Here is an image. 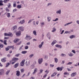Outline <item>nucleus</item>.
I'll return each instance as SVG.
<instances>
[{"label": "nucleus", "instance_id": "a211bd4d", "mask_svg": "<svg viewBox=\"0 0 79 79\" xmlns=\"http://www.w3.org/2000/svg\"><path fill=\"white\" fill-rule=\"evenodd\" d=\"M19 39H16L14 40V42L15 43H16L17 42H18L19 41Z\"/></svg>", "mask_w": 79, "mask_h": 79}, {"label": "nucleus", "instance_id": "9b49d317", "mask_svg": "<svg viewBox=\"0 0 79 79\" xmlns=\"http://www.w3.org/2000/svg\"><path fill=\"white\" fill-rule=\"evenodd\" d=\"M20 72L19 71H16V75L17 76H20Z\"/></svg>", "mask_w": 79, "mask_h": 79}, {"label": "nucleus", "instance_id": "f704fd0d", "mask_svg": "<svg viewBox=\"0 0 79 79\" xmlns=\"http://www.w3.org/2000/svg\"><path fill=\"white\" fill-rule=\"evenodd\" d=\"M6 40H4V45H7V43H6Z\"/></svg>", "mask_w": 79, "mask_h": 79}, {"label": "nucleus", "instance_id": "8fccbe9b", "mask_svg": "<svg viewBox=\"0 0 79 79\" xmlns=\"http://www.w3.org/2000/svg\"><path fill=\"white\" fill-rule=\"evenodd\" d=\"M9 38V37H5L4 38V40H7Z\"/></svg>", "mask_w": 79, "mask_h": 79}, {"label": "nucleus", "instance_id": "7ed1b4c3", "mask_svg": "<svg viewBox=\"0 0 79 79\" xmlns=\"http://www.w3.org/2000/svg\"><path fill=\"white\" fill-rule=\"evenodd\" d=\"M4 70L3 69L0 70V75H3L4 74Z\"/></svg>", "mask_w": 79, "mask_h": 79}, {"label": "nucleus", "instance_id": "f8f14e48", "mask_svg": "<svg viewBox=\"0 0 79 79\" xmlns=\"http://www.w3.org/2000/svg\"><path fill=\"white\" fill-rule=\"evenodd\" d=\"M19 59L17 58H14L12 59V61H14L16 62V61H18Z\"/></svg>", "mask_w": 79, "mask_h": 79}, {"label": "nucleus", "instance_id": "bb28decb", "mask_svg": "<svg viewBox=\"0 0 79 79\" xmlns=\"http://www.w3.org/2000/svg\"><path fill=\"white\" fill-rule=\"evenodd\" d=\"M24 22V20H22V21H20V23L21 24H23Z\"/></svg>", "mask_w": 79, "mask_h": 79}, {"label": "nucleus", "instance_id": "338daca9", "mask_svg": "<svg viewBox=\"0 0 79 79\" xmlns=\"http://www.w3.org/2000/svg\"><path fill=\"white\" fill-rule=\"evenodd\" d=\"M27 45H30V42H28L27 43Z\"/></svg>", "mask_w": 79, "mask_h": 79}, {"label": "nucleus", "instance_id": "0e129e2a", "mask_svg": "<svg viewBox=\"0 0 79 79\" xmlns=\"http://www.w3.org/2000/svg\"><path fill=\"white\" fill-rule=\"evenodd\" d=\"M48 37L49 39H50V35H49L48 36Z\"/></svg>", "mask_w": 79, "mask_h": 79}, {"label": "nucleus", "instance_id": "58836bf2", "mask_svg": "<svg viewBox=\"0 0 79 79\" xmlns=\"http://www.w3.org/2000/svg\"><path fill=\"white\" fill-rule=\"evenodd\" d=\"M10 73V70H8L7 71L6 73V75H8V73Z\"/></svg>", "mask_w": 79, "mask_h": 79}, {"label": "nucleus", "instance_id": "7c9ffc66", "mask_svg": "<svg viewBox=\"0 0 79 79\" xmlns=\"http://www.w3.org/2000/svg\"><path fill=\"white\" fill-rule=\"evenodd\" d=\"M40 26L41 27H43V26H44V23L43 22V23H40Z\"/></svg>", "mask_w": 79, "mask_h": 79}, {"label": "nucleus", "instance_id": "c85d7f7f", "mask_svg": "<svg viewBox=\"0 0 79 79\" xmlns=\"http://www.w3.org/2000/svg\"><path fill=\"white\" fill-rule=\"evenodd\" d=\"M6 16L8 18H10V13H7L6 14Z\"/></svg>", "mask_w": 79, "mask_h": 79}, {"label": "nucleus", "instance_id": "e433bc0d", "mask_svg": "<svg viewBox=\"0 0 79 79\" xmlns=\"http://www.w3.org/2000/svg\"><path fill=\"white\" fill-rule=\"evenodd\" d=\"M48 22H50V20L51 19V18L50 17H48Z\"/></svg>", "mask_w": 79, "mask_h": 79}, {"label": "nucleus", "instance_id": "bf43d9fd", "mask_svg": "<svg viewBox=\"0 0 79 79\" xmlns=\"http://www.w3.org/2000/svg\"><path fill=\"white\" fill-rule=\"evenodd\" d=\"M13 6L14 7H16V3L14 4Z\"/></svg>", "mask_w": 79, "mask_h": 79}, {"label": "nucleus", "instance_id": "4d7b16f0", "mask_svg": "<svg viewBox=\"0 0 79 79\" xmlns=\"http://www.w3.org/2000/svg\"><path fill=\"white\" fill-rule=\"evenodd\" d=\"M58 19L56 18L55 20H53V21H58Z\"/></svg>", "mask_w": 79, "mask_h": 79}, {"label": "nucleus", "instance_id": "4be33fe9", "mask_svg": "<svg viewBox=\"0 0 79 79\" xmlns=\"http://www.w3.org/2000/svg\"><path fill=\"white\" fill-rule=\"evenodd\" d=\"M21 7H22V6L21 5H18L17 6V8H18L19 9H20V8H21Z\"/></svg>", "mask_w": 79, "mask_h": 79}, {"label": "nucleus", "instance_id": "3c124183", "mask_svg": "<svg viewBox=\"0 0 79 79\" xmlns=\"http://www.w3.org/2000/svg\"><path fill=\"white\" fill-rule=\"evenodd\" d=\"M10 65V63H7V64H6V67H8Z\"/></svg>", "mask_w": 79, "mask_h": 79}, {"label": "nucleus", "instance_id": "0eeeda50", "mask_svg": "<svg viewBox=\"0 0 79 79\" xmlns=\"http://www.w3.org/2000/svg\"><path fill=\"white\" fill-rule=\"evenodd\" d=\"M25 61H26V60H23L22 61V62H21L20 65L21 66H23L24 65V62H25Z\"/></svg>", "mask_w": 79, "mask_h": 79}, {"label": "nucleus", "instance_id": "393cba45", "mask_svg": "<svg viewBox=\"0 0 79 79\" xmlns=\"http://www.w3.org/2000/svg\"><path fill=\"white\" fill-rule=\"evenodd\" d=\"M24 71L25 70L24 68H22L20 69L21 73H24Z\"/></svg>", "mask_w": 79, "mask_h": 79}, {"label": "nucleus", "instance_id": "5701e85b", "mask_svg": "<svg viewBox=\"0 0 79 79\" xmlns=\"http://www.w3.org/2000/svg\"><path fill=\"white\" fill-rule=\"evenodd\" d=\"M10 0H4V1H3V2H4L5 3H7L8 2H10Z\"/></svg>", "mask_w": 79, "mask_h": 79}, {"label": "nucleus", "instance_id": "473e14b6", "mask_svg": "<svg viewBox=\"0 0 79 79\" xmlns=\"http://www.w3.org/2000/svg\"><path fill=\"white\" fill-rule=\"evenodd\" d=\"M54 60L55 63H57L58 62V59H57V58H55Z\"/></svg>", "mask_w": 79, "mask_h": 79}, {"label": "nucleus", "instance_id": "13d9d810", "mask_svg": "<svg viewBox=\"0 0 79 79\" xmlns=\"http://www.w3.org/2000/svg\"><path fill=\"white\" fill-rule=\"evenodd\" d=\"M72 52H73V53H76V52H75V50H73L72 51Z\"/></svg>", "mask_w": 79, "mask_h": 79}, {"label": "nucleus", "instance_id": "774afa93", "mask_svg": "<svg viewBox=\"0 0 79 79\" xmlns=\"http://www.w3.org/2000/svg\"><path fill=\"white\" fill-rule=\"evenodd\" d=\"M76 22H77V24H79V20L77 21Z\"/></svg>", "mask_w": 79, "mask_h": 79}, {"label": "nucleus", "instance_id": "052dcab7", "mask_svg": "<svg viewBox=\"0 0 79 79\" xmlns=\"http://www.w3.org/2000/svg\"><path fill=\"white\" fill-rule=\"evenodd\" d=\"M22 47H23V46L22 45V46L20 47V48H19V50H22Z\"/></svg>", "mask_w": 79, "mask_h": 79}, {"label": "nucleus", "instance_id": "c756f323", "mask_svg": "<svg viewBox=\"0 0 79 79\" xmlns=\"http://www.w3.org/2000/svg\"><path fill=\"white\" fill-rule=\"evenodd\" d=\"M17 28V26L15 25V26L12 29H13V30L14 31L15 29H16Z\"/></svg>", "mask_w": 79, "mask_h": 79}, {"label": "nucleus", "instance_id": "6e6552de", "mask_svg": "<svg viewBox=\"0 0 79 79\" xmlns=\"http://www.w3.org/2000/svg\"><path fill=\"white\" fill-rule=\"evenodd\" d=\"M18 30L21 31H24V27H19L18 28Z\"/></svg>", "mask_w": 79, "mask_h": 79}, {"label": "nucleus", "instance_id": "aec40b11", "mask_svg": "<svg viewBox=\"0 0 79 79\" xmlns=\"http://www.w3.org/2000/svg\"><path fill=\"white\" fill-rule=\"evenodd\" d=\"M70 39H73V38H75L76 37V35H72L69 37Z\"/></svg>", "mask_w": 79, "mask_h": 79}, {"label": "nucleus", "instance_id": "2eb2a0df", "mask_svg": "<svg viewBox=\"0 0 79 79\" xmlns=\"http://www.w3.org/2000/svg\"><path fill=\"white\" fill-rule=\"evenodd\" d=\"M76 75V73H73L71 75V77H74Z\"/></svg>", "mask_w": 79, "mask_h": 79}, {"label": "nucleus", "instance_id": "79ce46f5", "mask_svg": "<svg viewBox=\"0 0 79 79\" xmlns=\"http://www.w3.org/2000/svg\"><path fill=\"white\" fill-rule=\"evenodd\" d=\"M66 55L65 54H64L63 53H62L61 55V56H66Z\"/></svg>", "mask_w": 79, "mask_h": 79}, {"label": "nucleus", "instance_id": "72a5a7b5", "mask_svg": "<svg viewBox=\"0 0 79 79\" xmlns=\"http://www.w3.org/2000/svg\"><path fill=\"white\" fill-rule=\"evenodd\" d=\"M56 13L57 14H61V10H59V11H56Z\"/></svg>", "mask_w": 79, "mask_h": 79}, {"label": "nucleus", "instance_id": "ea45409f", "mask_svg": "<svg viewBox=\"0 0 79 79\" xmlns=\"http://www.w3.org/2000/svg\"><path fill=\"white\" fill-rule=\"evenodd\" d=\"M11 61H12V63H11L12 64H15V63H16V61H13V60H12Z\"/></svg>", "mask_w": 79, "mask_h": 79}, {"label": "nucleus", "instance_id": "864d4df0", "mask_svg": "<svg viewBox=\"0 0 79 79\" xmlns=\"http://www.w3.org/2000/svg\"><path fill=\"white\" fill-rule=\"evenodd\" d=\"M3 44H1L0 45V47L1 48H3Z\"/></svg>", "mask_w": 79, "mask_h": 79}, {"label": "nucleus", "instance_id": "6e6d98bb", "mask_svg": "<svg viewBox=\"0 0 79 79\" xmlns=\"http://www.w3.org/2000/svg\"><path fill=\"white\" fill-rule=\"evenodd\" d=\"M47 74H45V75L43 76L44 78H45V77H47Z\"/></svg>", "mask_w": 79, "mask_h": 79}, {"label": "nucleus", "instance_id": "cd10ccee", "mask_svg": "<svg viewBox=\"0 0 79 79\" xmlns=\"http://www.w3.org/2000/svg\"><path fill=\"white\" fill-rule=\"evenodd\" d=\"M33 34L35 35H37V32H36V31H33Z\"/></svg>", "mask_w": 79, "mask_h": 79}, {"label": "nucleus", "instance_id": "9d476101", "mask_svg": "<svg viewBox=\"0 0 79 79\" xmlns=\"http://www.w3.org/2000/svg\"><path fill=\"white\" fill-rule=\"evenodd\" d=\"M44 42L42 41L41 43V44L39 45V47L40 48H42V47L43 45H44Z\"/></svg>", "mask_w": 79, "mask_h": 79}, {"label": "nucleus", "instance_id": "dca6fc26", "mask_svg": "<svg viewBox=\"0 0 79 79\" xmlns=\"http://www.w3.org/2000/svg\"><path fill=\"white\" fill-rule=\"evenodd\" d=\"M56 41L55 40H54L52 42V43L51 44V45H54V44H56Z\"/></svg>", "mask_w": 79, "mask_h": 79}, {"label": "nucleus", "instance_id": "f257e3e1", "mask_svg": "<svg viewBox=\"0 0 79 79\" xmlns=\"http://www.w3.org/2000/svg\"><path fill=\"white\" fill-rule=\"evenodd\" d=\"M10 48H12V50H14V49H15L14 46H8L6 48V51H8V50H9L10 49Z\"/></svg>", "mask_w": 79, "mask_h": 79}, {"label": "nucleus", "instance_id": "680f3d73", "mask_svg": "<svg viewBox=\"0 0 79 79\" xmlns=\"http://www.w3.org/2000/svg\"><path fill=\"white\" fill-rule=\"evenodd\" d=\"M17 11V9H15L13 10V12H15V11Z\"/></svg>", "mask_w": 79, "mask_h": 79}, {"label": "nucleus", "instance_id": "e2e57ef3", "mask_svg": "<svg viewBox=\"0 0 79 79\" xmlns=\"http://www.w3.org/2000/svg\"><path fill=\"white\" fill-rule=\"evenodd\" d=\"M72 64V62H69L68 64Z\"/></svg>", "mask_w": 79, "mask_h": 79}, {"label": "nucleus", "instance_id": "20e7f679", "mask_svg": "<svg viewBox=\"0 0 79 79\" xmlns=\"http://www.w3.org/2000/svg\"><path fill=\"white\" fill-rule=\"evenodd\" d=\"M21 32L20 31H17L16 33V35L17 36H20V35H21Z\"/></svg>", "mask_w": 79, "mask_h": 79}, {"label": "nucleus", "instance_id": "de8ad7c7", "mask_svg": "<svg viewBox=\"0 0 79 79\" xmlns=\"http://www.w3.org/2000/svg\"><path fill=\"white\" fill-rule=\"evenodd\" d=\"M50 66L51 68H53L54 66V65L53 64H50Z\"/></svg>", "mask_w": 79, "mask_h": 79}, {"label": "nucleus", "instance_id": "1a4fd4ad", "mask_svg": "<svg viewBox=\"0 0 79 79\" xmlns=\"http://www.w3.org/2000/svg\"><path fill=\"white\" fill-rule=\"evenodd\" d=\"M43 61V59H40L38 60V63L39 64H40Z\"/></svg>", "mask_w": 79, "mask_h": 79}, {"label": "nucleus", "instance_id": "4c0bfd02", "mask_svg": "<svg viewBox=\"0 0 79 79\" xmlns=\"http://www.w3.org/2000/svg\"><path fill=\"white\" fill-rule=\"evenodd\" d=\"M26 53H27V51H23L22 52V54H25Z\"/></svg>", "mask_w": 79, "mask_h": 79}, {"label": "nucleus", "instance_id": "49530a36", "mask_svg": "<svg viewBox=\"0 0 79 79\" xmlns=\"http://www.w3.org/2000/svg\"><path fill=\"white\" fill-rule=\"evenodd\" d=\"M34 19H31L30 20L29 22H28V23H31V21H33V20H34Z\"/></svg>", "mask_w": 79, "mask_h": 79}, {"label": "nucleus", "instance_id": "6ab92c4d", "mask_svg": "<svg viewBox=\"0 0 79 79\" xmlns=\"http://www.w3.org/2000/svg\"><path fill=\"white\" fill-rule=\"evenodd\" d=\"M2 3H3V1L0 0V6H3V4Z\"/></svg>", "mask_w": 79, "mask_h": 79}, {"label": "nucleus", "instance_id": "423d86ee", "mask_svg": "<svg viewBox=\"0 0 79 79\" xmlns=\"http://www.w3.org/2000/svg\"><path fill=\"white\" fill-rule=\"evenodd\" d=\"M37 71H38V69L37 68H35L34 70V72H33L32 74L33 75H34V74H35L36 73Z\"/></svg>", "mask_w": 79, "mask_h": 79}, {"label": "nucleus", "instance_id": "603ef678", "mask_svg": "<svg viewBox=\"0 0 79 79\" xmlns=\"http://www.w3.org/2000/svg\"><path fill=\"white\" fill-rule=\"evenodd\" d=\"M34 56V54H32L29 56V57L30 58H32V56Z\"/></svg>", "mask_w": 79, "mask_h": 79}, {"label": "nucleus", "instance_id": "2f4dec72", "mask_svg": "<svg viewBox=\"0 0 79 79\" xmlns=\"http://www.w3.org/2000/svg\"><path fill=\"white\" fill-rule=\"evenodd\" d=\"M72 22H71L70 23H66L64 25L65 26H68V25H69V24H71L72 23Z\"/></svg>", "mask_w": 79, "mask_h": 79}, {"label": "nucleus", "instance_id": "f3484780", "mask_svg": "<svg viewBox=\"0 0 79 79\" xmlns=\"http://www.w3.org/2000/svg\"><path fill=\"white\" fill-rule=\"evenodd\" d=\"M55 46L56 47H58V48H61L62 47L60 45H58V44H56L55 45Z\"/></svg>", "mask_w": 79, "mask_h": 79}, {"label": "nucleus", "instance_id": "37998d69", "mask_svg": "<svg viewBox=\"0 0 79 79\" xmlns=\"http://www.w3.org/2000/svg\"><path fill=\"white\" fill-rule=\"evenodd\" d=\"M6 11H7L8 12H9L10 11V10L8 9V8L6 7Z\"/></svg>", "mask_w": 79, "mask_h": 79}, {"label": "nucleus", "instance_id": "a878e982", "mask_svg": "<svg viewBox=\"0 0 79 79\" xmlns=\"http://www.w3.org/2000/svg\"><path fill=\"white\" fill-rule=\"evenodd\" d=\"M1 61L2 62H4L6 61V59L5 58H3L2 59Z\"/></svg>", "mask_w": 79, "mask_h": 79}, {"label": "nucleus", "instance_id": "412c9836", "mask_svg": "<svg viewBox=\"0 0 79 79\" xmlns=\"http://www.w3.org/2000/svg\"><path fill=\"white\" fill-rule=\"evenodd\" d=\"M57 74V73L56 72H54L53 74H52L51 75V77H53L55 76H56V75Z\"/></svg>", "mask_w": 79, "mask_h": 79}, {"label": "nucleus", "instance_id": "5fc2aeb1", "mask_svg": "<svg viewBox=\"0 0 79 79\" xmlns=\"http://www.w3.org/2000/svg\"><path fill=\"white\" fill-rule=\"evenodd\" d=\"M20 55V54H18L15 55V56L17 57L19 56V55Z\"/></svg>", "mask_w": 79, "mask_h": 79}, {"label": "nucleus", "instance_id": "69168bd1", "mask_svg": "<svg viewBox=\"0 0 79 79\" xmlns=\"http://www.w3.org/2000/svg\"><path fill=\"white\" fill-rule=\"evenodd\" d=\"M21 44V42L20 41L17 44V45H20Z\"/></svg>", "mask_w": 79, "mask_h": 79}, {"label": "nucleus", "instance_id": "09e8293b", "mask_svg": "<svg viewBox=\"0 0 79 79\" xmlns=\"http://www.w3.org/2000/svg\"><path fill=\"white\" fill-rule=\"evenodd\" d=\"M28 48H29V47H28V46H26L25 47V48L26 50L27 49H28Z\"/></svg>", "mask_w": 79, "mask_h": 79}, {"label": "nucleus", "instance_id": "4468645a", "mask_svg": "<svg viewBox=\"0 0 79 79\" xmlns=\"http://www.w3.org/2000/svg\"><path fill=\"white\" fill-rule=\"evenodd\" d=\"M18 66H19V63H17L14 65V67L15 68H16Z\"/></svg>", "mask_w": 79, "mask_h": 79}, {"label": "nucleus", "instance_id": "39448f33", "mask_svg": "<svg viewBox=\"0 0 79 79\" xmlns=\"http://www.w3.org/2000/svg\"><path fill=\"white\" fill-rule=\"evenodd\" d=\"M26 39L27 40H30L32 39V38L31 37V36L28 35H26Z\"/></svg>", "mask_w": 79, "mask_h": 79}, {"label": "nucleus", "instance_id": "c9c22d12", "mask_svg": "<svg viewBox=\"0 0 79 79\" xmlns=\"http://www.w3.org/2000/svg\"><path fill=\"white\" fill-rule=\"evenodd\" d=\"M11 3H9L7 5L8 8H10L11 7Z\"/></svg>", "mask_w": 79, "mask_h": 79}, {"label": "nucleus", "instance_id": "a19ab883", "mask_svg": "<svg viewBox=\"0 0 79 79\" xmlns=\"http://www.w3.org/2000/svg\"><path fill=\"white\" fill-rule=\"evenodd\" d=\"M44 71V70L42 69H41L40 70V73H42V72H43V71Z\"/></svg>", "mask_w": 79, "mask_h": 79}, {"label": "nucleus", "instance_id": "c03bdc74", "mask_svg": "<svg viewBox=\"0 0 79 79\" xmlns=\"http://www.w3.org/2000/svg\"><path fill=\"white\" fill-rule=\"evenodd\" d=\"M45 73H47V74H48L49 73V70H46L45 71Z\"/></svg>", "mask_w": 79, "mask_h": 79}, {"label": "nucleus", "instance_id": "ddd939ff", "mask_svg": "<svg viewBox=\"0 0 79 79\" xmlns=\"http://www.w3.org/2000/svg\"><path fill=\"white\" fill-rule=\"evenodd\" d=\"M56 69H57V71H61L63 70V68L58 67V68H56Z\"/></svg>", "mask_w": 79, "mask_h": 79}, {"label": "nucleus", "instance_id": "a18cd8bd", "mask_svg": "<svg viewBox=\"0 0 79 79\" xmlns=\"http://www.w3.org/2000/svg\"><path fill=\"white\" fill-rule=\"evenodd\" d=\"M73 55H74V54H72L71 53H70L69 55V56H73Z\"/></svg>", "mask_w": 79, "mask_h": 79}, {"label": "nucleus", "instance_id": "f03ea898", "mask_svg": "<svg viewBox=\"0 0 79 79\" xmlns=\"http://www.w3.org/2000/svg\"><path fill=\"white\" fill-rule=\"evenodd\" d=\"M13 34L11 33H10L9 34L6 33H4L5 36H10V37H13Z\"/></svg>", "mask_w": 79, "mask_h": 79}, {"label": "nucleus", "instance_id": "b1692460", "mask_svg": "<svg viewBox=\"0 0 79 79\" xmlns=\"http://www.w3.org/2000/svg\"><path fill=\"white\" fill-rule=\"evenodd\" d=\"M56 28L55 27H53L52 28V32H55L56 31Z\"/></svg>", "mask_w": 79, "mask_h": 79}]
</instances>
